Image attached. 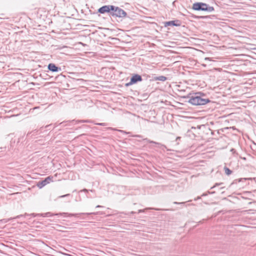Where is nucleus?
<instances>
[{"mask_svg":"<svg viewBox=\"0 0 256 256\" xmlns=\"http://www.w3.org/2000/svg\"><path fill=\"white\" fill-rule=\"evenodd\" d=\"M184 98H189L188 102L194 106L204 105L210 102L208 98H206V94L201 92L194 93L191 96H188Z\"/></svg>","mask_w":256,"mask_h":256,"instance_id":"nucleus-1","label":"nucleus"},{"mask_svg":"<svg viewBox=\"0 0 256 256\" xmlns=\"http://www.w3.org/2000/svg\"><path fill=\"white\" fill-rule=\"evenodd\" d=\"M98 212H86V213H80V214H68L67 212H62V213H60V214H52L50 212L42 214H40V215L43 217L46 216H52L54 215H61V216H76L78 215H90V214H97ZM38 215H40V214H38Z\"/></svg>","mask_w":256,"mask_h":256,"instance_id":"nucleus-2","label":"nucleus"},{"mask_svg":"<svg viewBox=\"0 0 256 256\" xmlns=\"http://www.w3.org/2000/svg\"><path fill=\"white\" fill-rule=\"evenodd\" d=\"M192 8L196 10L208 11L209 12L214 10V8L212 6H209L208 4L202 2L194 4Z\"/></svg>","mask_w":256,"mask_h":256,"instance_id":"nucleus-3","label":"nucleus"},{"mask_svg":"<svg viewBox=\"0 0 256 256\" xmlns=\"http://www.w3.org/2000/svg\"><path fill=\"white\" fill-rule=\"evenodd\" d=\"M112 7L114 8L111 12V16H112L124 18L126 16V12L124 10L114 6H113Z\"/></svg>","mask_w":256,"mask_h":256,"instance_id":"nucleus-4","label":"nucleus"},{"mask_svg":"<svg viewBox=\"0 0 256 256\" xmlns=\"http://www.w3.org/2000/svg\"><path fill=\"white\" fill-rule=\"evenodd\" d=\"M113 5H106L99 8L98 10V12L104 14L106 12H109L111 16L112 10H113Z\"/></svg>","mask_w":256,"mask_h":256,"instance_id":"nucleus-5","label":"nucleus"},{"mask_svg":"<svg viewBox=\"0 0 256 256\" xmlns=\"http://www.w3.org/2000/svg\"><path fill=\"white\" fill-rule=\"evenodd\" d=\"M142 80V76L138 74H136L132 76L130 78V80L129 82L126 84V86H128L134 84L138 82H141Z\"/></svg>","mask_w":256,"mask_h":256,"instance_id":"nucleus-6","label":"nucleus"},{"mask_svg":"<svg viewBox=\"0 0 256 256\" xmlns=\"http://www.w3.org/2000/svg\"><path fill=\"white\" fill-rule=\"evenodd\" d=\"M52 177L50 176H48L44 180L38 182L37 184V186L40 188H42L48 184L50 183V182H52Z\"/></svg>","mask_w":256,"mask_h":256,"instance_id":"nucleus-7","label":"nucleus"},{"mask_svg":"<svg viewBox=\"0 0 256 256\" xmlns=\"http://www.w3.org/2000/svg\"><path fill=\"white\" fill-rule=\"evenodd\" d=\"M49 70L52 72H58L61 70V68L56 66L55 64L50 63L48 66Z\"/></svg>","mask_w":256,"mask_h":256,"instance_id":"nucleus-8","label":"nucleus"},{"mask_svg":"<svg viewBox=\"0 0 256 256\" xmlns=\"http://www.w3.org/2000/svg\"><path fill=\"white\" fill-rule=\"evenodd\" d=\"M180 22L178 20H171L166 22L165 23V26H180Z\"/></svg>","mask_w":256,"mask_h":256,"instance_id":"nucleus-9","label":"nucleus"},{"mask_svg":"<svg viewBox=\"0 0 256 256\" xmlns=\"http://www.w3.org/2000/svg\"><path fill=\"white\" fill-rule=\"evenodd\" d=\"M144 141H146L149 143H152V144H156L158 146V147L160 148H162V150H164L165 148H166V146L164 144H162L160 143H159V142H154V141H152V140H151L149 139H148V138H145L143 140Z\"/></svg>","mask_w":256,"mask_h":256,"instance_id":"nucleus-10","label":"nucleus"},{"mask_svg":"<svg viewBox=\"0 0 256 256\" xmlns=\"http://www.w3.org/2000/svg\"><path fill=\"white\" fill-rule=\"evenodd\" d=\"M155 80H157L164 82L167 80V78H166V77L164 76H159L156 78Z\"/></svg>","mask_w":256,"mask_h":256,"instance_id":"nucleus-11","label":"nucleus"},{"mask_svg":"<svg viewBox=\"0 0 256 256\" xmlns=\"http://www.w3.org/2000/svg\"><path fill=\"white\" fill-rule=\"evenodd\" d=\"M224 170L225 174L228 176L230 175L232 173V171L226 166L224 168Z\"/></svg>","mask_w":256,"mask_h":256,"instance_id":"nucleus-12","label":"nucleus"},{"mask_svg":"<svg viewBox=\"0 0 256 256\" xmlns=\"http://www.w3.org/2000/svg\"><path fill=\"white\" fill-rule=\"evenodd\" d=\"M108 129H110V130H118V131L122 133V134H128L130 133V132H126L124 131L123 130H116V128H108Z\"/></svg>","mask_w":256,"mask_h":256,"instance_id":"nucleus-13","label":"nucleus"},{"mask_svg":"<svg viewBox=\"0 0 256 256\" xmlns=\"http://www.w3.org/2000/svg\"><path fill=\"white\" fill-rule=\"evenodd\" d=\"M96 124L101 126H107V124L106 123H96Z\"/></svg>","mask_w":256,"mask_h":256,"instance_id":"nucleus-14","label":"nucleus"},{"mask_svg":"<svg viewBox=\"0 0 256 256\" xmlns=\"http://www.w3.org/2000/svg\"><path fill=\"white\" fill-rule=\"evenodd\" d=\"M223 183L222 182H220V183H216L215 184V185L214 186H213L211 188H214V187H216V186H220Z\"/></svg>","mask_w":256,"mask_h":256,"instance_id":"nucleus-15","label":"nucleus"},{"mask_svg":"<svg viewBox=\"0 0 256 256\" xmlns=\"http://www.w3.org/2000/svg\"><path fill=\"white\" fill-rule=\"evenodd\" d=\"M89 122L88 120H82L78 121V122Z\"/></svg>","mask_w":256,"mask_h":256,"instance_id":"nucleus-16","label":"nucleus"},{"mask_svg":"<svg viewBox=\"0 0 256 256\" xmlns=\"http://www.w3.org/2000/svg\"><path fill=\"white\" fill-rule=\"evenodd\" d=\"M148 208H146V209H144V210H138V213L144 212L145 211V210H148Z\"/></svg>","mask_w":256,"mask_h":256,"instance_id":"nucleus-17","label":"nucleus"},{"mask_svg":"<svg viewBox=\"0 0 256 256\" xmlns=\"http://www.w3.org/2000/svg\"><path fill=\"white\" fill-rule=\"evenodd\" d=\"M174 204H184V202H174Z\"/></svg>","mask_w":256,"mask_h":256,"instance_id":"nucleus-18","label":"nucleus"},{"mask_svg":"<svg viewBox=\"0 0 256 256\" xmlns=\"http://www.w3.org/2000/svg\"><path fill=\"white\" fill-rule=\"evenodd\" d=\"M88 190L87 189H86V188H84L82 190H81L80 191V192H88Z\"/></svg>","mask_w":256,"mask_h":256,"instance_id":"nucleus-19","label":"nucleus"},{"mask_svg":"<svg viewBox=\"0 0 256 256\" xmlns=\"http://www.w3.org/2000/svg\"><path fill=\"white\" fill-rule=\"evenodd\" d=\"M23 216H24V215H22V214L18 215V216H16L15 218H18Z\"/></svg>","mask_w":256,"mask_h":256,"instance_id":"nucleus-20","label":"nucleus"},{"mask_svg":"<svg viewBox=\"0 0 256 256\" xmlns=\"http://www.w3.org/2000/svg\"><path fill=\"white\" fill-rule=\"evenodd\" d=\"M242 178L240 179V180H239V182H240V181L242 180ZM243 179H244V180H252V178H243Z\"/></svg>","mask_w":256,"mask_h":256,"instance_id":"nucleus-21","label":"nucleus"},{"mask_svg":"<svg viewBox=\"0 0 256 256\" xmlns=\"http://www.w3.org/2000/svg\"><path fill=\"white\" fill-rule=\"evenodd\" d=\"M69 195H70V194H64V195L62 196H60V198H64V197H66V196H68Z\"/></svg>","mask_w":256,"mask_h":256,"instance_id":"nucleus-22","label":"nucleus"},{"mask_svg":"<svg viewBox=\"0 0 256 256\" xmlns=\"http://www.w3.org/2000/svg\"><path fill=\"white\" fill-rule=\"evenodd\" d=\"M200 198V196H198V198H195L194 200H199Z\"/></svg>","mask_w":256,"mask_h":256,"instance_id":"nucleus-23","label":"nucleus"},{"mask_svg":"<svg viewBox=\"0 0 256 256\" xmlns=\"http://www.w3.org/2000/svg\"><path fill=\"white\" fill-rule=\"evenodd\" d=\"M135 136H136L137 138H142V136H140V135H136Z\"/></svg>","mask_w":256,"mask_h":256,"instance_id":"nucleus-24","label":"nucleus"},{"mask_svg":"<svg viewBox=\"0 0 256 256\" xmlns=\"http://www.w3.org/2000/svg\"><path fill=\"white\" fill-rule=\"evenodd\" d=\"M208 195V194H203L202 196H207Z\"/></svg>","mask_w":256,"mask_h":256,"instance_id":"nucleus-25","label":"nucleus"},{"mask_svg":"<svg viewBox=\"0 0 256 256\" xmlns=\"http://www.w3.org/2000/svg\"><path fill=\"white\" fill-rule=\"evenodd\" d=\"M100 207H102V206H100V205H98L96 208H100Z\"/></svg>","mask_w":256,"mask_h":256,"instance_id":"nucleus-26","label":"nucleus"},{"mask_svg":"<svg viewBox=\"0 0 256 256\" xmlns=\"http://www.w3.org/2000/svg\"><path fill=\"white\" fill-rule=\"evenodd\" d=\"M214 192H208V194H214Z\"/></svg>","mask_w":256,"mask_h":256,"instance_id":"nucleus-27","label":"nucleus"},{"mask_svg":"<svg viewBox=\"0 0 256 256\" xmlns=\"http://www.w3.org/2000/svg\"><path fill=\"white\" fill-rule=\"evenodd\" d=\"M64 254V255H66V256H70V254Z\"/></svg>","mask_w":256,"mask_h":256,"instance_id":"nucleus-28","label":"nucleus"},{"mask_svg":"<svg viewBox=\"0 0 256 256\" xmlns=\"http://www.w3.org/2000/svg\"><path fill=\"white\" fill-rule=\"evenodd\" d=\"M32 215L34 216H36L35 215H34V214H32Z\"/></svg>","mask_w":256,"mask_h":256,"instance_id":"nucleus-29","label":"nucleus"}]
</instances>
